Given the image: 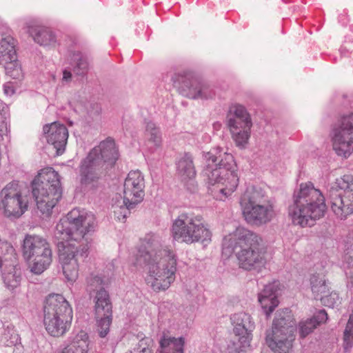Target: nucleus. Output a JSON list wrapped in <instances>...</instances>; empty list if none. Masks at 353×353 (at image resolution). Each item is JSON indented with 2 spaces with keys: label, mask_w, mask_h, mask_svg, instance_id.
Segmentation results:
<instances>
[{
  "label": "nucleus",
  "mask_w": 353,
  "mask_h": 353,
  "mask_svg": "<svg viewBox=\"0 0 353 353\" xmlns=\"http://www.w3.org/2000/svg\"><path fill=\"white\" fill-rule=\"evenodd\" d=\"M322 303L329 307H334L341 303V299L336 292H332L329 295L321 297Z\"/></svg>",
  "instance_id": "obj_39"
},
{
  "label": "nucleus",
  "mask_w": 353,
  "mask_h": 353,
  "mask_svg": "<svg viewBox=\"0 0 353 353\" xmlns=\"http://www.w3.org/2000/svg\"><path fill=\"white\" fill-rule=\"evenodd\" d=\"M97 226L94 214L77 208L71 210L65 219L57 224L54 236L57 240L59 259L65 279L74 282L79 268L88 255L89 235Z\"/></svg>",
  "instance_id": "obj_1"
},
{
  "label": "nucleus",
  "mask_w": 353,
  "mask_h": 353,
  "mask_svg": "<svg viewBox=\"0 0 353 353\" xmlns=\"http://www.w3.org/2000/svg\"><path fill=\"white\" fill-rule=\"evenodd\" d=\"M329 200L334 214L344 220L353 214V176L336 179L329 190Z\"/></svg>",
  "instance_id": "obj_11"
},
{
  "label": "nucleus",
  "mask_w": 353,
  "mask_h": 353,
  "mask_svg": "<svg viewBox=\"0 0 353 353\" xmlns=\"http://www.w3.org/2000/svg\"><path fill=\"white\" fill-rule=\"evenodd\" d=\"M3 65L6 74L13 79L21 80L24 77V73L21 67V64L17 59L6 61V63H0Z\"/></svg>",
  "instance_id": "obj_33"
},
{
  "label": "nucleus",
  "mask_w": 353,
  "mask_h": 353,
  "mask_svg": "<svg viewBox=\"0 0 353 353\" xmlns=\"http://www.w3.org/2000/svg\"><path fill=\"white\" fill-rule=\"evenodd\" d=\"M72 79V73L70 71L68 70H64L63 72V78H62V81H65L66 83H68L71 81Z\"/></svg>",
  "instance_id": "obj_44"
},
{
  "label": "nucleus",
  "mask_w": 353,
  "mask_h": 353,
  "mask_svg": "<svg viewBox=\"0 0 353 353\" xmlns=\"http://www.w3.org/2000/svg\"><path fill=\"white\" fill-rule=\"evenodd\" d=\"M0 270L8 288L13 290L20 285L21 270L18 265L16 251L10 243L1 239Z\"/></svg>",
  "instance_id": "obj_15"
},
{
  "label": "nucleus",
  "mask_w": 353,
  "mask_h": 353,
  "mask_svg": "<svg viewBox=\"0 0 353 353\" xmlns=\"http://www.w3.org/2000/svg\"><path fill=\"white\" fill-rule=\"evenodd\" d=\"M97 161L87 157L80 168L81 183L85 189L95 190L101 184V168Z\"/></svg>",
  "instance_id": "obj_23"
},
{
  "label": "nucleus",
  "mask_w": 353,
  "mask_h": 353,
  "mask_svg": "<svg viewBox=\"0 0 353 353\" xmlns=\"http://www.w3.org/2000/svg\"><path fill=\"white\" fill-rule=\"evenodd\" d=\"M326 210L323 193L308 182L301 183L299 189L294 192L293 203L288 208V214L294 225L311 227L324 216Z\"/></svg>",
  "instance_id": "obj_4"
},
{
  "label": "nucleus",
  "mask_w": 353,
  "mask_h": 353,
  "mask_svg": "<svg viewBox=\"0 0 353 353\" xmlns=\"http://www.w3.org/2000/svg\"><path fill=\"white\" fill-rule=\"evenodd\" d=\"M161 255H154L148 261H143L141 266L145 268V282L154 291H164L169 288L175 280L176 259L173 250H160Z\"/></svg>",
  "instance_id": "obj_6"
},
{
  "label": "nucleus",
  "mask_w": 353,
  "mask_h": 353,
  "mask_svg": "<svg viewBox=\"0 0 353 353\" xmlns=\"http://www.w3.org/2000/svg\"><path fill=\"white\" fill-rule=\"evenodd\" d=\"M172 236L175 241L187 244L211 241L212 233L203 217L189 213H182L173 221Z\"/></svg>",
  "instance_id": "obj_10"
},
{
  "label": "nucleus",
  "mask_w": 353,
  "mask_h": 353,
  "mask_svg": "<svg viewBox=\"0 0 353 353\" xmlns=\"http://www.w3.org/2000/svg\"><path fill=\"white\" fill-rule=\"evenodd\" d=\"M184 343L185 341L182 337H163L160 341L159 353H183Z\"/></svg>",
  "instance_id": "obj_31"
},
{
  "label": "nucleus",
  "mask_w": 353,
  "mask_h": 353,
  "mask_svg": "<svg viewBox=\"0 0 353 353\" xmlns=\"http://www.w3.org/2000/svg\"><path fill=\"white\" fill-rule=\"evenodd\" d=\"M43 323L46 331L52 336H63L70 328L72 310L61 294H50L43 307Z\"/></svg>",
  "instance_id": "obj_8"
},
{
  "label": "nucleus",
  "mask_w": 353,
  "mask_h": 353,
  "mask_svg": "<svg viewBox=\"0 0 353 353\" xmlns=\"http://www.w3.org/2000/svg\"><path fill=\"white\" fill-rule=\"evenodd\" d=\"M145 181L139 170L130 171L123 184V202L130 207H135L144 197Z\"/></svg>",
  "instance_id": "obj_18"
},
{
  "label": "nucleus",
  "mask_w": 353,
  "mask_h": 353,
  "mask_svg": "<svg viewBox=\"0 0 353 353\" xmlns=\"http://www.w3.org/2000/svg\"><path fill=\"white\" fill-rule=\"evenodd\" d=\"M226 125L237 147L243 148L250 137L252 120L245 106L234 103L230 106Z\"/></svg>",
  "instance_id": "obj_13"
},
{
  "label": "nucleus",
  "mask_w": 353,
  "mask_h": 353,
  "mask_svg": "<svg viewBox=\"0 0 353 353\" xmlns=\"http://www.w3.org/2000/svg\"><path fill=\"white\" fill-rule=\"evenodd\" d=\"M17 58L14 38L10 34L0 33V63Z\"/></svg>",
  "instance_id": "obj_29"
},
{
  "label": "nucleus",
  "mask_w": 353,
  "mask_h": 353,
  "mask_svg": "<svg viewBox=\"0 0 353 353\" xmlns=\"http://www.w3.org/2000/svg\"><path fill=\"white\" fill-rule=\"evenodd\" d=\"M89 346V336L85 331H73L64 341L59 353H88Z\"/></svg>",
  "instance_id": "obj_25"
},
{
  "label": "nucleus",
  "mask_w": 353,
  "mask_h": 353,
  "mask_svg": "<svg viewBox=\"0 0 353 353\" xmlns=\"http://www.w3.org/2000/svg\"><path fill=\"white\" fill-rule=\"evenodd\" d=\"M28 209V201L23 198L19 182L7 184L0 192V211L6 217L17 219Z\"/></svg>",
  "instance_id": "obj_16"
},
{
  "label": "nucleus",
  "mask_w": 353,
  "mask_h": 353,
  "mask_svg": "<svg viewBox=\"0 0 353 353\" xmlns=\"http://www.w3.org/2000/svg\"><path fill=\"white\" fill-rule=\"evenodd\" d=\"M71 61L74 64L73 71L77 75H84L88 70L87 59L79 52L71 54Z\"/></svg>",
  "instance_id": "obj_34"
},
{
  "label": "nucleus",
  "mask_w": 353,
  "mask_h": 353,
  "mask_svg": "<svg viewBox=\"0 0 353 353\" xmlns=\"http://www.w3.org/2000/svg\"><path fill=\"white\" fill-rule=\"evenodd\" d=\"M330 138L338 156L347 158L353 152V113L343 115L333 125Z\"/></svg>",
  "instance_id": "obj_14"
},
{
  "label": "nucleus",
  "mask_w": 353,
  "mask_h": 353,
  "mask_svg": "<svg viewBox=\"0 0 353 353\" xmlns=\"http://www.w3.org/2000/svg\"><path fill=\"white\" fill-rule=\"evenodd\" d=\"M296 323L291 310L285 308L276 313L271 330L266 332L265 342L275 353H288L295 339Z\"/></svg>",
  "instance_id": "obj_9"
},
{
  "label": "nucleus",
  "mask_w": 353,
  "mask_h": 353,
  "mask_svg": "<svg viewBox=\"0 0 353 353\" xmlns=\"http://www.w3.org/2000/svg\"><path fill=\"white\" fill-rule=\"evenodd\" d=\"M43 130L47 142L53 145L57 155L62 154L68 138V131L65 125L59 122H53L45 125Z\"/></svg>",
  "instance_id": "obj_22"
},
{
  "label": "nucleus",
  "mask_w": 353,
  "mask_h": 353,
  "mask_svg": "<svg viewBox=\"0 0 353 353\" xmlns=\"http://www.w3.org/2000/svg\"><path fill=\"white\" fill-rule=\"evenodd\" d=\"M261 237L256 232L239 227L223 240V252L231 254L235 252L239 267L251 270L265 263V254L261 248Z\"/></svg>",
  "instance_id": "obj_3"
},
{
  "label": "nucleus",
  "mask_w": 353,
  "mask_h": 353,
  "mask_svg": "<svg viewBox=\"0 0 353 353\" xmlns=\"http://www.w3.org/2000/svg\"><path fill=\"white\" fill-rule=\"evenodd\" d=\"M316 327V323L314 319H307L300 321L299 324V333L301 338H305L313 332Z\"/></svg>",
  "instance_id": "obj_36"
},
{
  "label": "nucleus",
  "mask_w": 353,
  "mask_h": 353,
  "mask_svg": "<svg viewBox=\"0 0 353 353\" xmlns=\"http://www.w3.org/2000/svg\"><path fill=\"white\" fill-rule=\"evenodd\" d=\"M310 319H314L317 326L320 323L326 322L327 320V314L325 310H321L312 318H310Z\"/></svg>",
  "instance_id": "obj_42"
},
{
  "label": "nucleus",
  "mask_w": 353,
  "mask_h": 353,
  "mask_svg": "<svg viewBox=\"0 0 353 353\" xmlns=\"http://www.w3.org/2000/svg\"><path fill=\"white\" fill-rule=\"evenodd\" d=\"M164 249L169 248L162 246L160 236L153 233L146 234L141 240L137 258V263L142 265L143 261H148L154 258V255H161L159 251Z\"/></svg>",
  "instance_id": "obj_24"
},
{
  "label": "nucleus",
  "mask_w": 353,
  "mask_h": 353,
  "mask_svg": "<svg viewBox=\"0 0 353 353\" xmlns=\"http://www.w3.org/2000/svg\"><path fill=\"white\" fill-rule=\"evenodd\" d=\"M310 285L315 299H318L319 296L328 291L325 276L322 274L318 273L312 274L310 278Z\"/></svg>",
  "instance_id": "obj_32"
},
{
  "label": "nucleus",
  "mask_w": 353,
  "mask_h": 353,
  "mask_svg": "<svg viewBox=\"0 0 353 353\" xmlns=\"http://www.w3.org/2000/svg\"><path fill=\"white\" fill-rule=\"evenodd\" d=\"M3 91L7 96H12L15 92L14 86L11 83H6L3 85Z\"/></svg>",
  "instance_id": "obj_43"
},
{
  "label": "nucleus",
  "mask_w": 353,
  "mask_h": 353,
  "mask_svg": "<svg viewBox=\"0 0 353 353\" xmlns=\"http://www.w3.org/2000/svg\"><path fill=\"white\" fill-rule=\"evenodd\" d=\"M137 337L139 341L134 347L132 353H152L153 339L145 336L143 333L139 334Z\"/></svg>",
  "instance_id": "obj_35"
},
{
  "label": "nucleus",
  "mask_w": 353,
  "mask_h": 353,
  "mask_svg": "<svg viewBox=\"0 0 353 353\" xmlns=\"http://www.w3.org/2000/svg\"><path fill=\"white\" fill-rule=\"evenodd\" d=\"M19 336L14 330H5L1 336V342L6 346H12L17 343Z\"/></svg>",
  "instance_id": "obj_40"
},
{
  "label": "nucleus",
  "mask_w": 353,
  "mask_h": 353,
  "mask_svg": "<svg viewBox=\"0 0 353 353\" xmlns=\"http://www.w3.org/2000/svg\"><path fill=\"white\" fill-rule=\"evenodd\" d=\"M102 285L103 280L99 276L92 274L87 278V291L90 294L94 292L97 294L101 289H104Z\"/></svg>",
  "instance_id": "obj_37"
},
{
  "label": "nucleus",
  "mask_w": 353,
  "mask_h": 353,
  "mask_svg": "<svg viewBox=\"0 0 353 353\" xmlns=\"http://www.w3.org/2000/svg\"><path fill=\"white\" fill-rule=\"evenodd\" d=\"M88 157L94 161H97L100 166L105 165V168H108L115 163L119 158V152L114 141L111 138H108L101 141L98 146L94 148Z\"/></svg>",
  "instance_id": "obj_21"
},
{
  "label": "nucleus",
  "mask_w": 353,
  "mask_h": 353,
  "mask_svg": "<svg viewBox=\"0 0 353 353\" xmlns=\"http://www.w3.org/2000/svg\"><path fill=\"white\" fill-rule=\"evenodd\" d=\"M234 326V332L239 336L240 346L235 347V352L230 351L229 353H239L243 349L249 347L252 338V331L255 327L254 321L250 314L245 312L234 314L231 317Z\"/></svg>",
  "instance_id": "obj_19"
},
{
  "label": "nucleus",
  "mask_w": 353,
  "mask_h": 353,
  "mask_svg": "<svg viewBox=\"0 0 353 353\" xmlns=\"http://www.w3.org/2000/svg\"><path fill=\"white\" fill-rule=\"evenodd\" d=\"M344 261L347 264L348 271L346 274L349 275L352 279V283L353 284V245L350 248H347L344 254Z\"/></svg>",
  "instance_id": "obj_41"
},
{
  "label": "nucleus",
  "mask_w": 353,
  "mask_h": 353,
  "mask_svg": "<svg viewBox=\"0 0 353 353\" xmlns=\"http://www.w3.org/2000/svg\"><path fill=\"white\" fill-rule=\"evenodd\" d=\"M24 259L30 263L32 272L43 273L52 263V250L46 239L37 235H27L22 246Z\"/></svg>",
  "instance_id": "obj_12"
},
{
  "label": "nucleus",
  "mask_w": 353,
  "mask_h": 353,
  "mask_svg": "<svg viewBox=\"0 0 353 353\" xmlns=\"http://www.w3.org/2000/svg\"><path fill=\"white\" fill-rule=\"evenodd\" d=\"M94 314L97 330L101 337L106 336L112 323V303L109 294L105 289L97 292L94 297Z\"/></svg>",
  "instance_id": "obj_17"
},
{
  "label": "nucleus",
  "mask_w": 353,
  "mask_h": 353,
  "mask_svg": "<svg viewBox=\"0 0 353 353\" xmlns=\"http://www.w3.org/2000/svg\"><path fill=\"white\" fill-rule=\"evenodd\" d=\"M278 286L279 284L276 282L269 283L259 294V302L267 315H270L279 304L277 299Z\"/></svg>",
  "instance_id": "obj_26"
},
{
  "label": "nucleus",
  "mask_w": 353,
  "mask_h": 353,
  "mask_svg": "<svg viewBox=\"0 0 353 353\" xmlns=\"http://www.w3.org/2000/svg\"><path fill=\"white\" fill-rule=\"evenodd\" d=\"M28 32L34 41L40 46L54 47L57 43L55 34L48 28L32 26L29 27Z\"/></svg>",
  "instance_id": "obj_27"
},
{
  "label": "nucleus",
  "mask_w": 353,
  "mask_h": 353,
  "mask_svg": "<svg viewBox=\"0 0 353 353\" xmlns=\"http://www.w3.org/2000/svg\"><path fill=\"white\" fill-rule=\"evenodd\" d=\"M176 174L181 181L192 179L196 176V170L192 156L189 153L181 155L176 163Z\"/></svg>",
  "instance_id": "obj_28"
},
{
  "label": "nucleus",
  "mask_w": 353,
  "mask_h": 353,
  "mask_svg": "<svg viewBox=\"0 0 353 353\" xmlns=\"http://www.w3.org/2000/svg\"><path fill=\"white\" fill-rule=\"evenodd\" d=\"M145 138V145L151 152L155 151L161 145L162 139L160 130L152 121L146 123Z\"/></svg>",
  "instance_id": "obj_30"
},
{
  "label": "nucleus",
  "mask_w": 353,
  "mask_h": 353,
  "mask_svg": "<svg viewBox=\"0 0 353 353\" xmlns=\"http://www.w3.org/2000/svg\"><path fill=\"white\" fill-rule=\"evenodd\" d=\"M177 81L183 90V94L190 99H206L214 95L213 90L208 85L199 82L190 74H179Z\"/></svg>",
  "instance_id": "obj_20"
},
{
  "label": "nucleus",
  "mask_w": 353,
  "mask_h": 353,
  "mask_svg": "<svg viewBox=\"0 0 353 353\" xmlns=\"http://www.w3.org/2000/svg\"><path fill=\"white\" fill-rule=\"evenodd\" d=\"M32 193L38 210L47 217L62 196V187L59 173L52 168L40 171L32 182Z\"/></svg>",
  "instance_id": "obj_5"
},
{
  "label": "nucleus",
  "mask_w": 353,
  "mask_h": 353,
  "mask_svg": "<svg viewBox=\"0 0 353 353\" xmlns=\"http://www.w3.org/2000/svg\"><path fill=\"white\" fill-rule=\"evenodd\" d=\"M112 208L114 209V215L115 219L119 221H123L130 214V210L133 209L134 207H130L128 206V203H125L123 201V205H119L114 204Z\"/></svg>",
  "instance_id": "obj_38"
},
{
  "label": "nucleus",
  "mask_w": 353,
  "mask_h": 353,
  "mask_svg": "<svg viewBox=\"0 0 353 353\" xmlns=\"http://www.w3.org/2000/svg\"><path fill=\"white\" fill-rule=\"evenodd\" d=\"M205 159L201 174L209 190L217 199L227 198L235 191L239 181L233 156L217 147L207 152Z\"/></svg>",
  "instance_id": "obj_2"
},
{
  "label": "nucleus",
  "mask_w": 353,
  "mask_h": 353,
  "mask_svg": "<svg viewBox=\"0 0 353 353\" xmlns=\"http://www.w3.org/2000/svg\"><path fill=\"white\" fill-rule=\"evenodd\" d=\"M126 353H132V352L131 351V352H126Z\"/></svg>",
  "instance_id": "obj_45"
},
{
  "label": "nucleus",
  "mask_w": 353,
  "mask_h": 353,
  "mask_svg": "<svg viewBox=\"0 0 353 353\" xmlns=\"http://www.w3.org/2000/svg\"><path fill=\"white\" fill-rule=\"evenodd\" d=\"M240 205L245 221L252 225L266 224L275 215L274 203L259 188H248L241 196Z\"/></svg>",
  "instance_id": "obj_7"
}]
</instances>
